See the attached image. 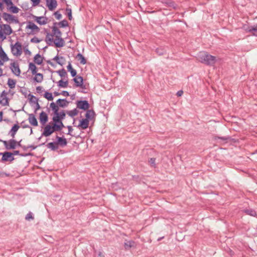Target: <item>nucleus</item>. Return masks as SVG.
Here are the masks:
<instances>
[{
    "instance_id": "1",
    "label": "nucleus",
    "mask_w": 257,
    "mask_h": 257,
    "mask_svg": "<svg viewBox=\"0 0 257 257\" xmlns=\"http://www.w3.org/2000/svg\"><path fill=\"white\" fill-rule=\"evenodd\" d=\"M57 22L53 24L52 27V33H47L45 41L49 45H51L54 43L55 46L57 48L63 47L65 45V41L62 38V32L56 27Z\"/></svg>"
},
{
    "instance_id": "2",
    "label": "nucleus",
    "mask_w": 257,
    "mask_h": 257,
    "mask_svg": "<svg viewBox=\"0 0 257 257\" xmlns=\"http://www.w3.org/2000/svg\"><path fill=\"white\" fill-rule=\"evenodd\" d=\"M197 60L201 63L208 66H213L216 62V58L206 52H200L197 56Z\"/></svg>"
},
{
    "instance_id": "3",
    "label": "nucleus",
    "mask_w": 257,
    "mask_h": 257,
    "mask_svg": "<svg viewBox=\"0 0 257 257\" xmlns=\"http://www.w3.org/2000/svg\"><path fill=\"white\" fill-rule=\"evenodd\" d=\"M2 18L4 20L9 23H14L17 24L19 22L18 19L14 16L7 13H3L2 14Z\"/></svg>"
},
{
    "instance_id": "4",
    "label": "nucleus",
    "mask_w": 257,
    "mask_h": 257,
    "mask_svg": "<svg viewBox=\"0 0 257 257\" xmlns=\"http://www.w3.org/2000/svg\"><path fill=\"white\" fill-rule=\"evenodd\" d=\"M11 51L13 54L15 56H20L22 54V45L19 42H17L14 45L12 46Z\"/></svg>"
},
{
    "instance_id": "5",
    "label": "nucleus",
    "mask_w": 257,
    "mask_h": 257,
    "mask_svg": "<svg viewBox=\"0 0 257 257\" xmlns=\"http://www.w3.org/2000/svg\"><path fill=\"white\" fill-rule=\"evenodd\" d=\"M0 155H2V162H12L15 160V158L13 156V154L11 152H5L4 153H0Z\"/></svg>"
},
{
    "instance_id": "6",
    "label": "nucleus",
    "mask_w": 257,
    "mask_h": 257,
    "mask_svg": "<svg viewBox=\"0 0 257 257\" xmlns=\"http://www.w3.org/2000/svg\"><path fill=\"white\" fill-rule=\"evenodd\" d=\"M0 142H2L3 143L5 148L7 150H12V149H15L16 148V144L17 142L13 139H11L9 141V143L8 144L7 141H3L0 139Z\"/></svg>"
},
{
    "instance_id": "7",
    "label": "nucleus",
    "mask_w": 257,
    "mask_h": 257,
    "mask_svg": "<svg viewBox=\"0 0 257 257\" xmlns=\"http://www.w3.org/2000/svg\"><path fill=\"white\" fill-rule=\"evenodd\" d=\"M77 107L84 110H87L89 107V104L87 100H78L76 102Z\"/></svg>"
},
{
    "instance_id": "8",
    "label": "nucleus",
    "mask_w": 257,
    "mask_h": 257,
    "mask_svg": "<svg viewBox=\"0 0 257 257\" xmlns=\"http://www.w3.org/2000/svg\"><path fill=\"white\" fill-rule=\"evenodd\" d=\"M73 81L75 82L76 87H79L82 89H85V86L83 85V78L81 76H76V77L73 79Z\"/></svg>"
},
{
    "instance_id": "9",
    "label": "nucleus",
    "mask_w": 257,
    "mask_h": 257,
    "mask_svg": "<svg viewBox=\"0 0 257 257\" xmlns=\"http://www.w3.org/2000/svg\"><path fill=\"white\" fill-rule=\"evenodd\" d=\"M10 68L12 72L17 76H20L21 70L19 68V64L16 62L11 63Z\"/></svg>"
},
{
    "instance_id": "10",
    "label": "nucleus",
    "mask_w": 257,
    "mask_h": 257,
    "mask_svg": "<svg viewBox=\"0 0 257 257\" xmlns=\"http://www.w3.org/2000/svg\"><path fill=\"white\" fill-rule=\"evenodd\" d=\"M7 93L4 90L3 91L0 95V103L4 106H7L9 105L8 98L7 97Z\"/></svg>"
},
{
    "instance_id": "11",
    "label": "nucleus",
    "mask_w": 257,
    "mask_h": 257,
    "mask_svg": "<svg viewBox=\"0 0 257 257\" xmlns=\"http://www.w3.org/2000/svg\"><path fill=\"white\" fill-rule=\"evenodd\" d=\"M54 133L52 127L51 125L48 124L45 126L42 136L49 137Z\"/></svg>"
},
{
    "instance_id": "12",
    "label": "nucleus",
    "mask_w": 257,
    "mask_h": 257,
    "mask_svg": "<svg viewBox=\"0 0 257 257\" xmlns=\"http://www.w3.org/2000/svg\"><path fill=\"white\" fill-rule=\"evenodd\" d=\"M243 27L245 31L251 33L253 36L257 37V24L246 27L244 26Z\"/></svg>"
},
{
    "instance_id": "13",
    "label": "nucleus",
    "mask_w": 257,
    "mask_h": 257,
    "mask_svg": "<svg viewBox=\"0 0 257 257\" xmlns=\"http://www.w3.org/2000/svg\"><path fill=\"white\" fill-rule=\"evenodd\" d=\"M46 6L50 11H53L57 6L56 0H46Z\"/></svg>"
},
{
    "instance_id": "14",
    "label": "nucleus",
    "mask_w": 257,
    "mask_h": 257,
    "mask_svg": "<svg viewBox=\"0 0 257 257\" xmlns=\"http://www.w3.org/2000/svg\"><path fill=\"white\" fill-rule=\"evenodd\" d=\"M56 138L57 140L56 143L58 146L59 145L62 147H64L67 145V141L66 139L65 138H64L63 137H60L58 136H56Z\"/></svg>"
},
{
    "instance_id": "15",
    "label": "nucleus",
    "mask_w": 257,
    "mask_h": 257,
    "mask_svg": "<svg viewBox=\"0 0 257 257\" xmlns=\"http://www.w3.org/2000/svg\"><path fill=\"white\" fill-rule=\"evenodd\" d=\"M86 113L85 114L86 118L88 120H91L95 118L96 114L93 109H87L86 110Z\"/></svg>"
},
{
    "instance_id": "16",
    "label": "nucleus",
    "mask_w": 257,
    "mask_h": 257,
    "mask_svg": "<svg viewBox=\"0 0 257 257\" xmlns=\"http://www.w3.org/2000/svg\"><path fill=\"white\" fill-rule=\"evenodd\" d=\"M35 20L37 23L41 25H44L47 23L48 18L45 17H35Z\"/></svg>"
},
{
    "instance_id": "17",
    "label": "nucleus",
    "mask_w": 257,
    "mask_h": 257,
    "mask_svg": "<svg viewBox=\"0 0 257 257\" xmlns=\"http://www.w3.org/2000/svg\"><path fill=\"white\" fill-rule=\"evenodd\" d=\"M28 115H29L28 120H29V123L33 126H37L38 123L37 120L35 115L33 113H30V114H29Z\"/></svg>"
},
{
    "instance_id": "18",
    "label": "nucleus",
    "mask_w": 257,
    "mask_h": 257,
    "mask_svg": "<svg viewBox=\"0 0 257 257\" xmlns=\"http://www.w3.org/2000/svg\"><path fill=\"white\" fill-rule=\"evenodd\" d=\"M89 120L85 118L80 120L79 124L78 125V127H80L82 129L85 130L88 127Z\"/></svg>"
},
{
    "instance_id": "19",
    "label": "nucleus",
    "mask_w": 257,
    "mask_h": 257,
    "mask_svg": "<svg viewBox=\"0 0 257 257\" xmlns=\"http://www.w3.org/2000/svg\"><path fill=\"white\" fill-rule=\"evenodd\" d=\"M66 114L64 110L56 113L52 118V120H63L65 117Z\"/></svg>"
},
{
    "instance_id": "20",
    "label": "nucleus",
    "mask_w": 257,
    "mask_h": 257,
    "mask_svg": "<svg viewBox=\"0 0 257 257\" xmlns=\"http://www.w3.org/2000/svg\"><path fill=\"white\" fill-rule=\"evenodd\" d=\"M48 120V117L47 114L44 111H42L40 114V122L44 125Z\"/></svg>"
},
{
    "instance_id": "21",
    "label": "nucleus",
    "mask_w": 257,
    "mask_h": 257,
    "mask_svg": "<svg viewBox=\"0 0 257 257\" xmlns=\"http://www.w3.org/2000/svg\"><path fill=\"white\" fill-rule=\"evenodd\" d=\"M26 29H31L33 31H35L37 32H38L40 31L39 27L32 22H28V24L26 26Z\"/></svg>"
},
{
    "instance_id": "22",
    "label": "nucleus",
    "mask_w": 257,
    "mask_h": 257,
    "mask_svg": "<svg viewBox=\"0 0 257 257\" xmlns=\"http://www.w3.org/2000/svg\"><path fill=\"white\" fill-rule=\"evenodd\" d=\"M135 245L136 243L133 240H126L124 243V247L126 250L135 246Z\"/></svg>"
},
{
    "instance_id": "23",
    "label": "nucleus",
    "mask_w": 257,
    "mask_h": 257,
    "mask_svg": "<svg viewBox=\"0 0 257 257\" xmlns=\"http://www.w3.org/2000/svg\"><path fill=\"white\" fill-rule=\"evenodd\" d=\"M4 33L6 35H10L13 32L12 29L10 25L8 24H4L3 26Z\"/></svg>"
},
{
    "instance_id": "24",
    "label": "nucleus",
    "mask_w": 257,
    "mask_h": 257,
    "mask_svg": "<svg viewBox=\"0 0 257 257\" xmlns=\"http://www.w3.org/2000/svg\"><path fill=\"white\" fill-rule=\"evenodd\" d=\"M56 103L58 106L61 107H65L67 106L69 103L66 99H58L57 100Z\"/></svg>"
},
{
    "instance_id": "25",
    "label": "nucleus",
    "mask_w": 257,
    "mask_h": 257,
    "mask_svg": "<svg viewBox=\"0 0 257 257\" xmlns=\"http://www.w3.org/2000/svg\"><path fill=\"white\" fill-rule=\"evenodd\" d=\"M19 128L20 126L18 124H14L10 130L9 134H10L13 138H14L17 132L18 131Z\"/></svg>"
},
{
    "instance_id": "26",
    "label": "nucleus",
    "mask_w": 257,
    "mask_h": 257,
    "mask_svg": "<svg viewBox=\"0 0 257 257\" xmlns=\"http://www.w3.org/2000/svg\"><path fill=\"white\" fill-rule=\"evenodd\" d=\"M47 147L50 149L52 151H56L58 149V146L56 142H51L47 144Z\"/></svg>"
},
{
    "instance_id": "27",
    "label": "nucleus",
    "mask_w": 257,
    "mask_h": 257,
    "mask_svg": "<svg viewBox=\"0 0 257 257\" xmlns=\"http://www.w3.org/2000/svg\"><path fill=\"white\" fill-rule=\"evenodd\" d=\"M0 57L4 62H6L9 60V58L7 56V55L1 46H0Z\"/></svg>"
},
{
    "instance_id": "28",
    "label": "nucleus",
    "mask_w": 257,
    "mask_h": 257,
    "mask_svg": "<svg viewBox=\"0 0 257 257\" xmlns=\"http://www.w3.org/2000/svg\"><path fill=\"white\" fill-rule=\"evenodd\" d=\"M43 58L39 54H37L34 58L35 63L38 65H41L43 62Z\"/></svg>"
},
{
    "instance_id": "29",
    "label": "nucleus",
    "mask_w": 257,
    "mask_h": 257,
    "mask_svg": "<svg viewBox=\"0 0 257 257\" xmlns=\"http://www.w3.org/2000/svg\"><path fill=\"white\" fill-rule=\"evenodd\" d=\"M68 71H69L71 73L72 77H75L77 75L76 70L72 68L71 64L70 62H69V64L67 67Z\"/></svg>"
},
{
    "instance_id": "30",
    "label": "nucleus",
    "mask_w": 257,
    "mask_h": 257,
    "mask_svg": "<svg viewBox=\"0 0 257 257\" xmlns=\"http://www.w3.org/2000/svg\"><path fill=\"white\" fill-rule=\"evenodd\" d=\"M35 75H36V76L34 78V81L38 83H41L43 80V74L40 73H37Z\"/></svg>"
},
{
    "instance_id": "31",
    "label": "nucleus",
    "mask_w": 257,
    "mask_h": 257,
    "mask_svg": "<svg viewBox=\"0 0 257 257\" xmlns=\"http://www.w3.org/2000/svg\"><path fill=\"white\" fill-rule=\"evenodd\" d=\"M76 58L80 61L81 64H85L86 63V60L85 57L81 53H78L76 55Z\"/></svg>"
},
{
    "instance_id": "32",
    "label": "nucleus",
    "mask_w": 257,
    "mask_h": 257,
    "mask_svg": "<svg viewBox=\"0 0 257 257\" xmlns=\"http://www.w3.org/2000/svg\"><path fill=\"white\" fill-rule=\"evenodd\" d=\"M29 69L31 71V72L33 75H34L37 73V67L35 65L31 62L29 65Z\"/></svg>"
},
{
    "instance_id": "33",
    "label": "nucleus",
    "mask_w": 257,
    "mask_h": 257,
    "mask_svg": "<svg viewBox=\"0 0 257 257\" xmlns=\"http://www.w3.org/2000/svg\"><path fill=\"white\" fill-rule=\"evenodd\" d=\"M16 81L12 79L9 78L8 81V85L11 89H13L15 87Z\"/></svg>"
},
{
    "instance_id": "34",
    "label": "nucleus",
    "mask_w": 257,
    "mask_h": 257,
    "mask_svg": "<svg viewBox=\"0 0 257 257\" xmlns=\"http://www.w3.org/2000/svg\"><path fill=\"white\" fill-rule=\"evenodd\" d=\"M68 82L67 80L63 81L62 79L58 82V85L61 88H66L68 86Z\"/></svg>"
},
{
    "instance_id": "35",
    "label": "nucleus",
    "mask_w": 257,
    "mask_h": 257,
    "mask_svg": "<svg viewBox=\"0 0 257 257\" xmlns=\"http://www.w3.org/2000/svg\"><path fill=\"white\" fill-rule=\"evenodd\" d=\"M8 9L14 14L18 13L20 10V9L17 7L14 6V5L8 7Z\"/></svg>"
},
{
    "instance_id": "36",
    "label": "nucleus",
    "mask_w": 257,
    "mask_h": 257,
    "mask_svg": "<svg viewBox=\"0 0 257 257\" xmlns=\"http://www.w3.org/2000/svg\"><path fill=\"white\" fill-rule=\"evenodd\" d=\"M78 111L76 108H74L73 110L68 111L67 112V114L71 117H73L77 115Z\"/></svg>"
},
{
    "instance_id": "37",
    "label": "nucleus",
    "mask_w": 257,
    "mask_h": 257,
    "mask_svg": "<svg viewBox=\"0 0 257 257\" xmlns=\"http://www.w3.org/2000/svg\"><path fill=\"white\" fill-rule=\"evenodd\" d=\"M244 212L248 215H249L252 216H255L256 212L252 209H246L244 210Z\"/></svg>"
},
{
    "instance_id": "38",
    "label": "nucleus",
    "mask_w": 257,
    "mask_h": 257,
    "mask_svg": "<svg viewBox=\"0 0 257 257\" xmlns=\"http://www.w3.org/2000/svg\"><path fill=\"white\" fill-rule=\"evenodd\" d=\"M56 72L61 77H64L67 75V72L64 68L57 71Z\"/></svg>"
},
{
    "instance_id": "39",
    "label": "nucleus",
    "mask_w": 257,
    "mask_h": 257,
    "mask_svg": "<svg viewBox=\"0 0 257 257\" xmlns=\"http://www.w3.org/2000/svg\"><path fill=\"white\" fill-rule=\"evenodd\" d=\"M163 3L168 7H172L174 9H175L176 8L175 3L171 1H165L163 2Z\"/></svg>"
},
{
    "instance_id": "40",
    "label": "nucleus",
    "mask_w": 257,
    "mask_h": 257,
    "mask_svg": "<svg viewBox=\"0 0 257 257\" xmlns=\"http://www.w3.org/2000/svg\"><path fill=\"white\" fill-rule=\"evenodd\" d=\"M57 25L60 27L65 28L68 26V23L66 20H64L59 23H57Z\"/></svg>"
},
{
    "instance_id": "41",
    "label": "nucleus",
    "mask_w": 257,
    "mask_h": 257,
    "mask_svg": "<svg viewBox=\"0 0 257 257\" xmlns=\"http://www.w3.org/2000/svg\"><path fill=\"white\" fill-rule=\"evenodd\" d=\"M230 139V137L229 136H226V137L215 136L214 137L215 140H220L223 142H226Z\"/></svg>"
},
{
    "instance_id": "42",
    "label": "nucleus",
    "mask_w": 257,
    "mask_h": 257,
    "mask_svg": "<svg viewBox=\"0 0 257 257\" xmlns=\"http://www.w3.org/2000/svg\"><path fill=\"white\" fill-rule=\"evenodd\" d=\"M51 126L52 127L54 132H58L62 130L60 126L58 125L56 122H54L52 125Z\"/></svg>"
},
{
    "instance_id": "43",
    "label": "nucleus",
    "mask_w": 257,
    "mask_h": 257,
    "mask_svg": "<svg viewBox=\"0 0 257 257\" xmlns=\"http://www.w3.org/2000/svg\"><path fill=\"white\" fill-rule=\"evenodd\" d=\"M44 97L48 100H52L53 99L52 94L48 92H45L44 95Z\"/></svg>"
},
{
    "instance_id": "44",
    "label": "nucleus",
    "mask_w": 257,
    "mask_h": 257,
    "mask_svg": "<svg viewBox=\"0 0 257 257\" xmlns=\"http://www.w3.org/2000/svg\"><path fill=\"white\" fill-rule=\"evenodd\" d=\"M34 218L33 213L31 212H29L25 217V219L27 220H33Z\"/></svg>"
},
{
    "instance_id": "45",
    "label": "nucleus",
    "mask_w": 257,
    "mask_h": 257,
    "mask_svg": "<svg viewBox=\"0 0 257 257\" xmlns=\"http://www.w3.org/2000/svg\"><path fill=\"white\" fill-rule=\"evenodd\" d=\"M53 122H56L60 127L62 129L64 127V125L62 122V120H53Z\"/></svg>"
},
{
    "instance_id": "46",
    "label": "nucleus",
    "mask_w": 257,
    "mask_h": 257,
    "mask_svg": "<svg viewBox=\"0 0 257 257\" xmlns=\"http://www.w3.org/2000/svg\"><path fill=\"white\" fill-rule=\"evenodd\" d=\"M66 11L67 12V16L69 20H71L72 19L71 9L69 8H66Z\"/></svg>"
},
{
    "instance_id": "47",
    "label": "nucleus",
    "mask_w": 257,
    "mask_h": 257,
    "mask_svg": "<svg viewBox=\"0 0 257 257\" xmlns=\"http://www.w3.org/2000/svg\"><path fill=\"white\" fill-rule=\"evenodd\" d=\"M155 161L156 159L154 158H151L149 161L150 165L154 168L156 167Z\"/></svg>"
},
{
    "instance_id": "48",
    "label": "nucleus",
    "mask_w": 257,
    "mask_h": 257,
    "mask_svg": "<svg viewBox=\"0 0 257 257\" xmlns=\"http://www.w3.org/2000/svg\"><path fill=\"white\" fill-rule=\"evenodd\" d=\"M65 62V58L61 56L60 57V59L57 62V64H59L61 66H62L64 65Z\"/></svg>"
},
{
    "instance_id": "49",
    "label": "nucleus",
    "mask_w": 257,
    "mask_h": 257,
    "mask_svg": "<svg viewBox=\"0 0 257 257\" xmlns=\"http://www.w3.org/2000/svg\"><path fill=\"white\" fill-rule=\"evenodd\" d=\"M41 40L39 39L37 37H34V38L31 39V42L34 43H38L41 42Z\"/></svg>"
},
{
    "instance_id": "50",
    "label": "nucleus",
    "mask_w": 257,
    "mask_h": 257,
    "mask_svg": "<svg viewBox=\"0 0 257 257\" xmlns=\"http://www.w3.org/2000/svg\"><path fill=\"white\" fill-rule=\"evenodd\" d=\"M3 2H4L6 5L9 7L10 6H12L13 3L11 0H1Z\"/></svg>"
},
{
    "instance_id": "51",
    "label": "nucleus",
    "mask_w": 257,
    "mask_h": 257,
    "mask_svg": "<svg viewBox=\"0 0 257 257\" xmlns=\"http://www.w3.org/2000/svg\"><path fill=\"white\" fill-rule=\"evenodd\" d=\"M34 103L36 104V108L35 110V112H36L37 110L39 109L40 107V105L38 103V99L35 100V101H34Z\"/></svg>"
},
{
    "instance_id": "52",
    "label": "nucleus",
    "mask_w": 257,
    "mask_h": 257,
    "mask_svg": "<svg viewBox=\"0 0 257 257\" xmlns=\"http://www.w3.org/2000/svg\"><path fill=\"white\" fill-rule=\"evenodd\" d=\"M54 16H55V18L57 19V20H60L62 18V15L59 13L58 12H55L54 13Z\"/></svg>"
},
{
    "instance_id": "53",
    "label": "nucleus",
    "mask_w": 257,
    "mask_h": 257,
    "mask_svg": "<svg viewBox=\"0 0 257 257\" xmlns=\"http://www.w3.org/2000/svg\"><path fill=\"white\" fill-rule=\"evenodd\" d=\"M29 96L30 97L29 100L31 102H33L34 103V101H35V100L38 99L35 96H34L33 95H31V94H29Z\"/></svg>"
},
{
    "instance_id": "54",
    "label": "nucleus",
    "mask_w": 257,
    "mask_h": 257,
    "mask_svg": "<svg viewBox=\"0 0 257 257\" xmlns=\"http://www.w3.org/2000/svg\"><path fill=\"white\" fill-rule=\"evenodd\" d=\"M67 128H68V133L67 134V135H70L72 137H73L74 136V135H73L71 133L73 131V128L71 126H70V125H68L67 126Z\"/></svg>"
},
{
    "instance_id": "55",
    "label": "nucleus",
    "mask_w": 257,
    "mask_h": 257,
    "mask_svg": "<svg viewBox=\"0 0 257 257\" xmlns=\"http://www.w3.org/2000/svg\"><path fill=\"white\" fill-rule=\"evenodd\" d=\"M156 51L159 55H162L164 53V50L160 48L157 49Z\"/></svg>"
},
{
    "instance_id": "56",
    "label": "nucleus",
    "mask_w": 257,
    "mask_h": 257,
    "mask_svg": "<svg viewBox=\"0 0 257 257\" xmlns=\"http://www.w3.org/2000/svg\"><path fill=\"white\" fill-rule=\"evenodd\" d=\"M33 2V6H36L39 5L40 0H31Z\"/></svg>"
},
{
    "instance_id": "57",
    "label": "nucleus",
    "mask_w": 257,
    "mask_h": 257,
    "mask_svg": "<svg viewBox=\"0 0 257 257\" xmlns=\"http://www.w3.org/2000/svg\"><path fill=\"white\" fill-rule=\"evenodd\" d=\"M61 94H62V95L64 96H69V93L68 91H65V90H63L62 91V92L61 93Z\"/></svg>"
},
{
    "instance_id": "58",
    "label": "nucleus",
    "mask_w": 257,
    "mask_h": 257,
    "mask_svg": "<svg viewBox=\"0 0 257 257\" xmlns=\"http://www.w3.org/2000/svg\"><path fill=\"white\" fill-rule=\"evenodd\" d=\"M4 34V32H3L1 30L0 31V38H2L3 40H4L6 38V37L5 36Z\"/></svg>"
},
{
    "instance_id": "59",
    "label": "nucleus",
    "mask_w": 257,
    "mask_h": 257,
    "mask_svg": "<svg viewBox=\"0 0 257 257\" xmlns=\"http://www.w3.org/2000/svg\"><path fill=\"white\" fill-rule=\"evenodd\" d=\"M52 110H53L54 113L55 115L56 113H57L58 112V110H59L58 106L57 105L55 107L53 108L52 109Z\"/></svg>"
},
{
    "instance_id": "60",
    "label": "nucleus",
    "mask_w": 257,
    "mask_h": 257,
    "mask_svg": "<svg viewBox=\"0 0 257 257\" xmlns=\"http://www.w3.org/2000/svg\"><path fill=\"white\" fill-rule=\"evenodd\" d=\"M36 90L38 93H41L42 91V87L40 86L36 87Z\"/></svg>"
},
{
    "instance_id": "61",
    "label": "nucleus",
    "mask_w": 257,
    "mask_h": 257,
    "mask_svg": "<svg viewBox=\"0 0 257 257\" xmlns=\"http://www.w3.org/2000/svg\"><path fill=\"white\" fill-rule=\"evenodd\" d=\"M183 93V91L182 90H179L177 92V95L178 96H181Z\"/></svg>"
},
{
    "instance_id": "62",
    "label": "nucleus",
    "mask_w": 257,
    "mask_h": 257,
    "mask_svg": "<svg viewBox=\"0 0 257 257\" xmlns=\"http://www.w3.org/2000/svg\"><path fill=\"white\" fill-rule=\"evenodd\" d=\"M28 149H31L32 150H35L37 147V146H34L33 145H29L28 146Z\"/></svg>"
},
{
    "instance_id": "63",
    "label": "nucleus",
    "mask_w": 257,
    "mask_h": 257,
    "mask_svg": "<svg viewBox=\"0 0 257 257\" xmlns=\"http://www.w3.org/2000/svg\"><path fill=\"white\" fill-rule=\"evenodd\" d=\"M9 176V175L3 172H0V176L3 177L4 176Z\"/></svg>"
},
{
    "instance_id": "64",
    "label": "nucleus",
    "mask_w": 257,
    "mask_h": 257,
    "mask_svg": "<svg viewBox=\"0 0 257 257\" xmlns=\"http://www.w3.org/2000/svg\"><path fill=\"white\" fill-rule=\"evenodd\" d=\"M60 59V57L58 56V55H56L55 57H54L53 59V60H55L57 63L58 61Z\"/></svg>"
}]
</instances>
